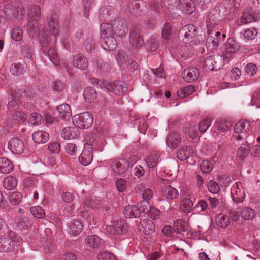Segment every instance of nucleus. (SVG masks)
<instances>
[{"label":"nucleus","mask_w":260,"mask_h":260,"mask_svg":"<svg viewBox=\"0 0 260 260\" xmlns=\"http://www.w3.org/2000/svg\"><path fill=\"white\" fill-rule=\"evenodd\" d=\"M257 35V29L255 28H250L246 29L244 32V37L248 40L255 38Z\"/></svg>","instance_id":"3c124183"},{"label":"nucleus","mask_w":260,"mask_h":260,"mask_svg":"<svg viewBox=\"0 0 260 260\" xmlns=\"http://www.w3.org/2000/svg\"><path fill=\"white\" fill-rule=\"evenodd\" d=\"M141 225L140 230L142 231L145 235H150L155 231V225L151 220H144L141 222Z\"/></svg>","instance_id":"412c9836"},{"label":"nucleus","mask_w":260,"mask_h":260,"mask_svg":"<svg viewBox=\"0 0 260 260\" xmlns=\"http://www.w3.org/2000/svg\"><path fill=\"white\" fill-rule=\"evenodd\" d=\"M17 184L16 178L12 176H8L5 178L3 181L4 187L8 190L14 189Z\"/></svg>","instance_id":"72a5a7b5"},{"label":"nucleus","mask_w":260,"mask_h":260,"mask_svg":"<svg viewBox=\"0 0 260 260\" xmlns=\"http://www.w3.org/2000/svg\"><path fill=\"white\" fill-rule=\"evenodd\" d=\"M180 9L186 14H191L194 10V6L192 0H180Z\"/></svg>","instance_id":"4be33fe9"},{"label":"nucleus","mask_w":260,"mask_h":260,"mask_svg":"<svg viewBox=\"0 0 260 260\" xmlns=\"http://www.w3.org/2000/svg\"><path fill=\"white\" fill-rule=\"evenodd\" d=\"M27 115L23 111H16L12 115V122L16 124H22L26 119Z\"/></svg>","instance_id":"7c9ffc66"},{"label":"nucleus","mask_w":260,"mask_h":260,"mask_svg":"<svg viewBox=\"0 0 260 260\" xmlns=\"http://www.w3.org/2000/svg\"><path fill=\"white\" fill-rule=\"evenodd\" d=\"M59 116L63 120H68L72 116L71 110L69 105L62 104L56 107Z\"/></svg>","instance_id":"6ab92c4d"},{"label":"nucleus","mask_w":260,"mask_h":260,"mask_svg":"<svg viewBox=\"0 0 260 260\" xmlns=\"http://www.w3.org/2000/svg\"><path fill=\"white\" fill-rule=\"evenodd\" d=\"M17 223L25 229H29L31 225L30 220L27 217H20L17 219Z\"/></svg>","instance_id":"864d4df0"},{"label":"nucleus","mask_w":260,"mask_h":260,"mask_svg":"<svg viewBox=\"0 0 260 260\" xmlns=\"http://www.w3.org/2000/svg\"><path fill=\"white\" fill-rule=\"evenodd\" d=\"M49 27L50 33L53 36H56L59 34V24L57 21L50 22Z\"/></svg>","instance_id":"4d7b16f0"},{"label":"nucleus","mask_w":260,"mask_h":260,"mask_svg":"<svg viewBox=\"0 0 260 260\" xmlns=\"http://www.w3.org/2000/svg\"><path fill=\"white\" fill-rule=\"evenodd\" d=\"M73 62L76 65H85L88 63V60L82 55L78 54L73 58Z\"/></svg>","instance_id":"8fccbe9b"},{"label":"nucleus","mask_w":260,"mask_h":260,"mask_svg":"<svg viewBox=\"0 0 260 260\" xmlns=\"http://www.w3.org/2000/svg\"><path fill=\"white\" fill-rule=\"evenodd\" d=\"M250 125L248 121L240 120L235 124L234 131L238 134H244L248 131Z\"/></svg>","instance_id":"bb28decb"},{"label":"nucleus","mask_w":260,"mask_h":260,"mask_svg":"<svg viewBox=\"0 0 260 260\" xmlns=\"http://www.w3.org/2000/svg\"><path fill=\"white\" fill-rule=\"evenodd\" d=\"M257 70V66H245L244 68L246 74L249 76L254 75Z\"/></svg>","instance_id":"338daca9"},{"label":"nucleus","mask_w":260,"mask_h":260,"mask_svg":"<svg viewBox=\"0 0 260 260\" xmlns=\"http://www.w3.org/2000/svg\"><path fill=\"white\" fill-rule=\"evenodd\" d=\"M76 123L79 128L86 129L89 127L92 124L93 118L91 114L88 112L83 113L77 115Z\"/></svg>","instance_id":"6e6552de"},{"label":"nucleus","mask_w":260,"mask_h":260,"mask_svg":"<svg viewBox=\"0 0 260 260\" xmlns=\"http://www.w3.org/2000/svg\"><path fill=\"white\" fill-rule=\"evenodd\" d=\"M171 35V26L169 24H166L162 28V36L164 39L167 40Z\"/></svg>","instance_id":"680f3d73"},{"label":"nucleus","mask_w":260,"mask_h":260,"mask_svg":"<svg viewBox=\"0 0 260 260\" xmlns=\"http://www.w3.org/2000/svg\"><path fill=\"white\" fill-rule=\"evenodd\" d=\"M250 146L248 143H245L242 144L238 151V156L240 160H243L249 154Z\"/></svg>","instance_id":"ea45409f"},{"label":"nucleus","mask_w":260,"mask_h":260,"mask_svg":"<svg viewBox=\"0 0 260 260\" xmlns=\"http://www.w3.org/2000/svg\"><path fill=\"white\" fill-rule=\"evenodd\" d=\"M86 139L87 141H89L90 144H85L83 150L79 157V161L84 166H87L91 162L93 157L92 146L98 145L99 143V140H96V136L93 134L88 135Z\"/></svg>","instance_id":"f03ea898"},{"label":"nucleus","mask_w":260,"mask_h":260,"mask_svg":"<svg viewBox=\"0 0 260 260\" xmlns=\"http://www.w3.org/2000/svg\"><path fill=\"white\" fill-rule=\"evenodd\" d=\"M23 32L19 28H15L12 30L11 38L15 41H20L22 39Z\"/></svg>","instance_id":"603ef678"},{"label":"nucleus","mask_w":260,"mask_h":260,"mask_svg":"<svg viewBox=\"0 0 260 260\" xmlns=\"http://www.w3.org/2000/svg\"><path fill=\"white\" fill-rule=\"evenodd\" d=\"M208 188L209 191L213 194L218 193L220 190V188L218 184L212 180L210 181L208 183Z\"/></svg>","instance_id":"13d9d810"},{"label":"nucleus","mask_w":260,"mask_h":260,"mask_svg":"<svg viewBox=\"0 0 260 260\" xmlns=\"http://www.w3.org/2000/svg\"><path fill=\"white\" fill-rule=\"evenodd\" d=\"M11 95L14 99L9 101L7 105V109L10 112L13 111L18 108L17 99L20 96V95H17L16 91L12 92Z\"/></svg>","instance_id":"c9c22d12"},{"label":"nucleus","mask_w":260,"mask_h":260,"mask_svg":"<svg viewBox=\"0 0 260 260\" xmlns=\"http://www.w3.org/2000/svg\"><path fill=\"white\" fill-rule=\"evenodd\" d=\"M208 205L206 201L201 200L196 205L195 208L199 209L200 211H205L208 210Z\"/></svg>","instance_id":"e2e57ef3"},{"label":"nucleus","mask_w":260,"mask_h":260,"mask_svg":"<svg viewBox=\"0 0 260 260\" xmlns=\"http://www.w3.org/2000/svg\"><path fill=\"white\" fill-rule=\"evenodd\" d=\"M42 120V116L37 113L31 114L28 119L29 123L32 125H38Z\"/></svg>","instance_id":"79ce46f5"},{"label":"nucleus","mask_w":260,"mask_h":260,"mask_svg":"<svg viewBox=\"0 0 260 260\" xmlns=\"http://www.w3.org/2000/svg\"><path fill=\"white\" fill-rule=\"evenodd\" d=\"M8 9L11 10L13 11L12 13V17H15L17 19H20L21 17L24 14V10L23 7H18L17 8L15 7L8 6L5 8V11L7 15H9Z\"/></svg>","instance_id":"c85d7f7f"},{"label":"nucleus","mask_w":260,"mask_h":260,"mask_svg":"<svg viewBox=\"0 0 260 260\" xmlns=\"http://www.w3.org/2000/svg\"><path fill=\"white\" fill-rule=\"evenodd\" d=\"M259 18V15L250 9L245 11L241 18V22L244 24L256 21Z\"/></svg>","instance_id":"2eb2a0df"},{"label":"nucleus","mask_w":260,"mask_h":260,"mask_svg":"<svg viewBox=\"0 0 260 260\" xmlns=\"http://www.w3.org/2000/svg\"><path fill=\"white\" fill-rule=\"evenodd\" d=\"M231 126V122L225 120H218L216 121L215 124V128L221 132L228 131Z\"/></svg>","instance_id":"f704fd0d"},{"label":"nucleus","mask_w":260,"mask_h":260,"mask_svg":"<svg viewBox=\"0 0 260 260\" xmlns=\"http://www.w3.org/2000/svg\"><path fill=\"white\" fill-rule=\"evenodd\" d=\"M101 36L104 37L102 41V47L104 50L112 51L116 48L117 45L116 41L114 38L107 36V35H101Z\"/></svg>","instance_id":"f3484780"},{"label":"nucleus","mask_w":260,"mask_h":260,"mask_svg":"<svg viewBox=\"0 0 260 260\" xmlns=\"http://www.w3.org/2000/svg\"><path fill=\"white\" fill-rule=\"evenodd\" d=\"M40 9L38 6L32 7L29 11L27 30L30 35L35 34L38 29L37 21L40 17Z\"/></svg>","instance_id":"20e7f679"},{"label":"nucleus","mask_w":260,"mask_h":260,"mask_svg":"<svg viewBox=\"0 0 260 260\" xmlns=\"http://www.w3.org/2000/svg\"><path fill=\"white\" fill-rule=\"evenodd\" d=\"M239 44L233 38H229L224 44V60L227 62L233 58V55L240 50Z\"/></svg>","instance_id":"39448f33"},{"label":"nucleus","mask_w":260,"mask_h":260,"mask_svg":"<svg viewBox=\"0 0 260 260\" xmlns=\"http://www.w3.org/2000/svg\"><path fill=\"white\" fill-rule=\"evenodd\" d=\"M181 139V137L178 133H172L168 136L166 143L169 148L174 149L180 144Z\"/></svg>","instance_id":"a211bd4d"},{"label":"nucleus","mask_w":260,"mask_h":260,"mask_svg":"<svg viewBox=\"0 0 260 260\" xmlns=\"http://www.w3.org/2000/svg\"><path fill=\"white\" fill-rule=\"evenodd\" d=\"M195 87L193 85H189L182 88L177 91V95L181 98H184L195 91Z\"/></svg>","instance_id":"4c0bfd02"},{"label":"nucleus","mask_w":260,"mask_h":260,"mask_svg":"<svg viewBox=\"0 0 260 260\" xmlns=\"http://www.w3.org/2000/svg\"><path fill=\"white\" fill-rule=\"evenodd\" d=\"M100 86L105 87L108 91H113L115 94L120 95L124 93L127 90L126 84L120 81H115L113 83L104 81L101 83Z\"/></svg>","instance_id":"423d86ee"},{"label":"nucleus","mask_w":260,"mask_h":260,"mask_svg":"<svg viewBox=\"0 0 260 260\" xmlns=\"http://www.w3.org/2000/svg\"><path fill=\"white\" fill-rule=\"evenodd\" d=\"M83 228L82 222L78 219L73 220L70 225V232L74 236L81 232Z\"/></svg>","instance_id":"5701e85b"},{"label":"nucleus","mask_w":260,"mask_h":260,"mask_svg":"<svg viewBox=\"0 0 260 260\" xmlns=\"http://www.w3.org/2000/svg\"><path fill=\"white\" fill-rule=\"evenodd\" d=\"M25 69L24 66H10V71L12 75L18 76L25 72Z\"/></svg>","instance_id":"6e6d98bb"},{"label":"nucleus","mask_w":260,"mask_h":260,"mask_svg":"<svg viewBox=\"0 0 260 260\" xmlns=\"http://www.w3.org/2000/svg\"><path fill=\"white\" fill-rule=\"evenodd\" d=\"M83 96L86 102L90 103L96 98L97 92L94 88L91 87H87L84 90Z\"/></svg>","instance_id":"c756f323"},{"label":"nucleus","mask_w":260,"mask_h":260,"mask_svg":"<svg viewBox=\"0 0 260 260\" xmlns=\"http://www.w3.org/2000/svg\"><path fill=\"white\" fill-rule=\"evenodd\" d=\"M22 195L19 192H13L9 195V201L13 205L19 204L22 200Z\"/></svg>","instance_id":"c03bdc74"},{"label":"nucleus","mask_w":260,"mask_h":260,"mask_svg":"<svg viewBox=\"0 0 260 260\" xmlns=\"http://www.w3.org/2000/svg\"><path fill=\"white\" fill-rule=\"evenodd\" d=\"M13 168L12 162L5 157L0 158V172L2 173H9Z\"/></svg>","instance_id":"393cba45"},{"label":"nucleus","mask_w":260,"mask_h":260,"mask_svg":"<svg viewBox=\"0 0 260 260\" xmlns=\"http://www.w3.org/2000/svg\"><path fill=\"white\" fill-rule=\"evenodd\" d=\"M212 120L209 118H206L202 120L199 123V129L201 133L205 132L209 127Z\"/></svg>","instance_id":"37998d69"},{"label":"nucleus","mask_w":260,"mask_h":260,"mask_svg":"<svg viewBox=\"0 0 260 260\" xmlns=\"http://www.w3.org/2000/svg\"><path fill=\"white\" fill-rule=\"evenodd\" d=\"M8 148L14 154H21L24 150L23 142L18 138H11L8 142Z\"/></svg>","instance_id":"9d476101"},{"label":"nucleus","mask_w":260,"mask_h":260,"mask_svg":"<svg viewBox=\"0 0 260 260\" xmlns=\"http://www.w3.org/2000/svg\"><path fill=\"white\" fill-rule=\"evenodd\" d=\"M85 242L86 246L95 248L100 245L101 239L96 235H89L85 239Z\"/></svg>","instance_id":"cd10ccee"},{"label":"nucleus","mask_w":260,"mask_h":260,"mask_svg":"<svg viewBox=\"0 0 260 260\" xmlns=\"http://www.w3.org/2000/svg\"><path fill=\"white\" fill-rule=\"evenodd\" d=\"M49 151L52 153H58L60 151V145L57 142L51 143L48 147Z\"/></svg>","instance_id":"69168bd1"},{"label":"nucleus","mask_w":260,"mask_h":260,"mask_svg":"<svg viewBox=\"0 0 260 260\" xmlns=\"http://www.w3.org/2000/svg\"><path fill=\"white\" fill-rule=\"evenodd\" d=\"M253 105H256L257 107H260V105H257L260 102V90L256 91L252 97L251 100Z\"/></svg>","instance_id":"774afa93"},{"label":"nucleus","mask_w":260,"mask_h":260,"mask_svg":"<svg viewBox=\"0 0 260 260\" xmlns=\"http://www.w3.org/2000/svg\"><path fill=\"white\" fill-rule=\"evenodd\" d=\"M174 230L178 234H181L182 232L188 230V224L183 220H177L174 223Z\"/></svg>","instance_id":"473e14b6"},{"label":"nucleus","mask_w":260,"mask_h":260,"mask_svg":"<svg viewBox=\"0 0 260 260\" xmlns=\"http://www.w3.org/2000/svg\"><path fill=\"white\" fill-rule=\"evenodd\" d=\"M101 35L105 36L110 35L111 32L118 36H123L127 31L125 22L121 19H115L112 23H103L100 26Z\"/></svg>","instance_id":"f257e3e1"},{"label":"nucleus","mask_w":260,"mask_h":260,"mask_svg":"<svg viewBox=\"0 0 260 260\" xmlns=\"http://www.w3.org/2000/svg\"><path fill=\"white\" fill-rule=\"evenodd\" d=\"M193 154V150L189 146H184L177 152V157L181 160L188 159Z\"/></svg>","instance_id":"a878e982"},{"label":"nucleus","mask_w":260,"mask_h":260,"mask_svg":"<svg viewBox=\"0 0 260 260\" xmlns=\"http://www.w3.org/2000/svg\"><path fill=\"white\" fill-rule=\"evenodd\" d=\"M199 75L198 70L194 67L191 66L184 70L183 78L185 81L192 82L199 77Z\"/></svg>","instance_id":"ddd939ff"},{"label":"nucleus","mask_w":260,"mask_h":260,"mask_svg":"<svg viewBox=\"0 0 260 260\" xmlns=\"http://www.w3.org/2000/svg\"><path fill=\"white\" fill-rule=\"evenodd\" d=\"M97 257L98 260H116L114 254L107 251L100 252Z\"/></svg>","instance_id":"de8ad7c7"},{"label":"nucleus","mask_w":260,"mask_h":260,"mask_svg":"<svg viewBox=\"0 0 260 260\" xmlns=\"http://www.w3.org/2000/svg\"><path fill=\"white\" fill-rule=\"evenodd\" d=\"M129 166V163L125 159L113 160L111 161V167L116 174L122 175L126 172Z\"/></svg>","instance_id":"1a4fd4ad"},{"label":"nucleus","mask_w":260,"mask_h":260,"mask_svg":"<svg viewBox=\"0 0 260 260\" xmlns=\"http://www.w3.org/2000/svg\"><path fill=\"white\" fill-rule=\"evenodd\" d=\"M116 185L120 192L124 191L126 188V182L123 179H118L116 182Z\"/></svg>","instance_id":"0e129e2a"},{"label":"nucleus","mask_w":260,"mask_h":260,"mask_svg":"<svg viewBox=\"0 0 260 260\" xmlns=\"http://www.w3.org/2000/svg\"><path fill=\"white\" fill-rule=\"evenodd\" d=\"M80 134V131L78 127H67L62 129L61 132L62 137L64 139L71 140L77 138Z\"/></svg>","instance_id":"4468645a"},{"label":"nucleus","mask_w":260,"mask_h":260,"mask_svg":"<svg viewBox=\"0 0 260 260\" xmlns=\"http://www.w3.org/2000/svg\"><path fill=\"white\" fill-rule=\"evenodd\" d=\"M21 51L24 56L28 58H31L34 54L33 50L27 45H22Z\"/></svg>","instance_id":"5fc2aeb1"},{"label":"nucleus","mask_w":260,"mask_h":260,"mask_svg":"<svg viewBox=\"0 0 260 260\" xmlns=\"http://www.w3.org/2000/svg\"><path fill=\"white\" fill-rule=\"evenodd\" d=\"M21 238L16 233L10 231L8 235L5 238H0V249L4 252H7L12 250L15 243H19Z\"/></svg>","instance_id":"7ed1b4c3"},{"label":"nucleus","mask_w":260,"mask_h":260,"mask_svg":"<svg viewBox=\"0 0 260 260\" xmlns=\"http://www.w3.org/2000/svg\"><path fill=\"white\" fill-rule=\"evenodd\" d=\"M106 230L109 234L112 235L122 233L125 230V228H124V221L120 220L113 222L112 224L107 226Z\"/></svg>","instance_id":"f8f14e48"},{"label":"nucleus","mask_w":260,"mask_h":260,"mask_svg":"<svg viewBox=\"0 0 260 260\" xmlns=\"http://www.w3.org/2000/svg\"><path fill=\"white\" fill-rule=\"evenodd\" d=\"M32 138L36 143L43 144L49 140V135L46 132L38 131L32 134Z\"/></svg>","instance_id":"aec40b11"},{"label":"nucleus","mask_w":260,"mask_h":260,"mask_svg":"<svg viewBox=\"0 0 260 260\" xmlns=\"http://www.w3.org/2000/svg\"><path fill=\"white\" fill-rule=\"evenodd\" d=\"M124 215L126 218H137L140 216V211L137 206L128 205L124 209Z\"/></svg>","instance_id":"b1692460"},{"label":"nucleus","mask_w":260,"mask_h":260,"mask_svg":"<svg viewBox=\"0 0 260 260\" xmlns=\"http://www.w3.org/2000/svg\"><path fill=\"white\" fill-rule=\"evenodd\" d=\"M30 212L32 215L37 218H43L45 215L43 209L40 206H35L30 208Z\"/></svg>","instance_id":"a18cd8bd"},{"label":"nucleus","mask_w":260,"mask_h":260,"mask_svg":"<svg viewBox=\"0 0 260 260\" xmlns=\"http://www.w3.org/2000/svg\"><path fill=\"white\" fill-rule=\"evenodd\" d=\"M66 152L70 155H74L77 151V147L75 144L68 143L66 145Z\"/></svg>","instance_id":"bf43d9fd"},{"label":"nucleus","mask_w":260,"mask_h":260,"mask_svg":"<svg viewBox=\"0 0 260 260\" xmlns=\"http://www.w3.org/2000/svg\"><path fill=\"white\" fill-rule=\"evenodd\" d=\"M200 168L204 174H209L212 170V164L208 160H204L200 164Z\"/></svg>","instance_id":"09e8293b"},{"label":"nucleus","mask_w":260,"mask_h":260,"mask_svg":"<svg viewBox=\"0 0 260 260\" xmlns=\"http://www.w3.org/2000/svg\"><path fill=\"white\" fill-rule=\"evenodd\" d=\"M193 203L192 201L188 198L184 199L180 204L181 210L186 213H190L193 208Z\"/></svg>","instance_id":"e433bc0d"},{"label":"nucleus","mask_w":260,"mask_h":260,"mask_svg":"<svg viewBox=\"0 0 260 260\" xmlns=\"http://www.w3.org/2000/svg\"><path fill=\"white\" fill-rule=\"evenodd\" d=\"M162 194L167 200H175L179 196V191L175 188L170 186H166L162 188Z\"/></svg>","instance_id":"dca6fc26"},{"label":"nucleus","mask_w":260,"mask_h":260,"mask_svg":"<svg viewBox=\"0 0 260 260\" xmlns=\"http://www.w3.org/2000/svg\"><path fill=\"white\" fill-rule=\"evenodd\" d=\"M159 158V155L157 154L153 153L149 155L146 160L148 167L149 168H153L158 162Z\"/></svg>","instance_id":"a19ab883"},{"label":"nucleus","mask_w":260,"mask_h":260,"mask_svg":"<svg viewBox=\"0 0 260 260\" xmlns=\"http://www.w3.org/2000/svg\"><path fill=\"white\" fill-rule=\"evenodd\" d=\"M151 209V205L148 201L143 200L140 202V207H138L140 213L142 212L148 214Z\"/></svg>","instance_id":"49530a36"},{"label":"nucleus","mask_w":260,"mask_h":260,"mask_svg":"<svg viewBox=\"0 0 260 260\" xmlns=\"http://www.w3.org/2000/svg\"><path fill=\"white\" fill-rule=\"evenodd\" d=\"M216 224L221 228H226L230 223L229 217L224 214H219L216 218Z\"/></svg>","instance_id":"2f4dec72"},{"label":"nucleus","mask_w":260,"mask_h":260,"mask_svg":"<svg viewBox=\"0 0 260 260\" xmlns=\"http://www.w3.org/2000/svg\"><path fill=\"white\" fill-rule=\"evenodd\" d=\"M242 217L245 220H251L255 217V211L249 207H244L241 211Z\"/></svg>","instance_id":"58836bf2"},{"label":"nucleus","mask_w":260,"mask_h":260,"mask_svg":"<svg viewBox=\"0 0 260 260\" xmlns=\"http://www.w3.org/2000/svg\"><path fill=\"white\" fill-rule=\"evenodd\" d=\"M232 199L235 203H242L245 197V190L241 182H236L231 188Z\"/></svg>","instance_id":"0eeeda50"},{"label":"nucleus","mask_w":260,"mask_h":260,"mask_svg":"<svg viewBox=\"0 0 260 260\" xmlns=\"http://www.w3.org/2000/svg\"><path fill=\"white\" fill-rule=\"evenodd\" d=\"M181 31L184 34V41L186 44L192 42L196 37V28L194 25L185 26Z\"/></svg>","instance_id":"9b49d317"},{"label":"nucleus","mask_w":260,"mask_h":260,"mask_svg":"<svg viewBox=\"0 0 260 260\" xmlns=\"http://www.w3.org/2000/svg\"><path fill=\"white\" fill-rule=\"evenodd\" d=\"M137 40H135V37L133 36V34H131L130 36V42L133 45L136 47H140L142 46L143 44L144 41L142 38L140 37H136Z\"/></svg>","instance_id":"052dcab7"}]
</instances>
